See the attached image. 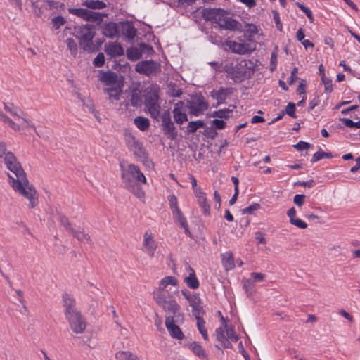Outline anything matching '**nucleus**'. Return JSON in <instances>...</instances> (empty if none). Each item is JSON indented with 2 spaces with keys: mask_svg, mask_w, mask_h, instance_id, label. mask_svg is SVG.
I'll return each mask as SVG.
<instances>
[{
  "mask_svg": "<svg viewBox=\"0 0 360 360\" xmlns=\"http://www.w3.org/2000/svg\"><path fill=\"white\" fill-rule=\"evenodd\" d=\"M121 177L124 187L135 196L141 198L144 192L141 188V184L146 183V178L140 171L137 165L129 164L124 165L120 164Z\"/></svg>",
  "mask_w": 360,
  "mask_h": 360,
  "instance_id": "f03ea898",
  "label": "nucleus"
},
{
  "mask_svg": "<svg viewBox=\"0 0 360 360\" xmlns=\"http://www.w3.org/2000/svg\"><path fill=\"white\" fill-rule=\"evenodd\" d=\"M344 248L340 245H334L330 248V250L335 256H340L343 255Z\"/></svg>",
  "mask_w": 360,
  "mask_h": 360,
  "instance_id": "0e129e2a",
  "label": "nucleus"
},
{
  "mask_svg": "<svg viewBox=\"0 0 360 360\" xmlns=\"http://www.w3.org/2000/svg\"><path fill=\"white\" fill-rule=\"evenodd\" d=\"M124 140L129 149L134 153V155L142 162L147 167L153 165V162L148 158L146 149L131 132H126L124 134Z\"/></svg>",
  "mask_w": 360,
  "mask_h": 360,
  "instance_id": "7ed1b4c3",
  "label": "nucleus"
},
{
  "mask_svg": "<svg viewBox=\"0 0 360 360\" xmlns=\"http://www.w3.org/2000/svg\"><path fill=\"white\" fill-rule=\"evenodd\" d=\"M197 319V326L198 328L201 333L202 338L204 340H207L208 339V335L207 330L205 327V322L204 319H202V316H195Z\"/></svg>",
  "mask_w": 360,
  "mask_h": 360,
  "instance_id": "a19ab883",
  "label": "nucleus"
},
{
  "mask_svg": "<svg viewBox=\"0 0 360 360\" xmlns=\"http://www.w3.org/2000/svg\"><path fill=\"white\" fill-rule=\"evenodd\" d=\"M157 68V64L153 60H143L139 62L135 67V70L137 72L147 76L155 74Z\"/></svg>",
  "mask_w": 360,
  "mask_h": 360,
  "instance_id": "4468645a",
  "label": "nucleus"
},
{
  "mask_svg": "<svg viewBox=\"0 0 360 360\" xmlns=\"http://www.w3.org/2000/svg\"><path fill=\"white\" fill-rule=\"evenodd\" d=\"M105 63V56L103 53H99L93 61V64L96 67H102Z\"/></svg>",
  "mask_w": 360,
  "mask_h": 360,
  "instance_id": "864d4df0",
  "label": "nucleus"
},
{
  "mask_svg": "<svg viewBox=\"0 0 360 360\" xmlns=\"http://www.w3.org/2000/svg\"><path fill=\"white\" fill-rule=\"evenodd\" d=\"M4 108L6 112H9L12 116L14 117V118L17 117H20V113L22 112L18 108H15L13 106V104H5L4 103Z\"/></svg>",
  "mask_w": 360,
  "mask_h": 360,
  "instance_id": "c03bdc74",
  "label": "nucleus"
},
{
  "mask_svg": "<svg viewBox=\"0 0 360 360\" xmlns=\"http://www.w3.org/2000/svg\"><path fill=\"white\" fill-rule=\"evenodd\" d=\"M119 30L115 23L110 22L105 25L103 28V34L110 39H114L119 34Z\"/></svg>",
  "mask_w": 360,
  "mask_h": 360,
  "instance_id": "a878e982",
  "label": "nucleus"
},
{
  "mask_svg": "<svg viewBox=\"0 0 360 360\" xmlns=\"http://www.w3.org/2000/svg\"><path fill=\"white\" fill-rule=\"evenodd\" d=\"M333 155L330 153H326L323 151L321 149H319V151L315 153L313 155V157L311 160V162L314 163L315 162L319 161L323 158H331Z\"/></svg>",
  "mask_w": 360,
  "mask_h": 360,
  "instance_id": "ea45409f",
  "label": "nucleus"
},
{
  "mask_svg": "<svg viewBox=\"0 0 360 360\" xmlns=\"http://www.w3.org/2000/svg\"><path fill=\"white\" fill-rule=\"evenodd\" d=\"M259 208V205L257 203H254L248 207L244 208L242 210V213L243 214H251L253 213L254 211L258 210Z\"/></svg>",
  "mask_w": 360,
  "mask_h": 360,
  "instance_id": "4d7b16f0",
  "label": "nucleus"
},
{
  "mask_svg": "<svg viewBox=\"0 0 360 360\" xmlns=\"http://www.w3.org/2000/svg\"><path fill=\"white\" fill-rule=\"evenodd\" d=\"M82 5L92 10H100L107 6L105 2L100 0H86Z\"/></svg>",
  "mask_w": 360,
  "mask_h": 360,
  "instance_id": "c756f323",
  "label": "nucleus"
},
{
  "mask_svg": "<svg viewBox=\"0 0 360 360\" xmlns=\"http://www.w3.org/2000/svg\"><path fill=\"white\" fill-rule=\"evenodd\" d=\"M290 224L302 229H306L307 227V223L297 218L290 220Z\"/></svg>",
  "mask_w": 360,
  "mask_h": 360,
  "instance_id": "052dcab7",
  "label": "nucleus"
},
{
  "mask_svg": "<svg viewBox=\"0 0 360 360\" xmlns=\"http://www.w3.org/2000/svg\"><path fill=\"white\" fill-rule=\"evenodd\" d=\"M66 44L71 54L74 56L76 55L77 52V45L75 41L72 38H68L66 39Z\"/></svg>",
  "mask_w": 360,
  "mask_h": 360,
  "instance_id": "de8ad7c7",
  "label": "nucleus"
},
{
  "mask_svg": "<svg viewBox=\"0 0 360 360\" xmlns=\"http://www.w3.org/2000/svg\"><path fill=\"white\" fill-rule=\"evenodd\" d=\"M232 112V110L229 109L219 110L213 112V117H217L221 119H227L229 117V114Z\"/></svg>",
  "mask_w": 360,
  "mask_h": 360,
  "instance_id": "09e8293b",
  "label": "nucleus"
},
{
  "mask_svg": "<svg viewBox=\"0 0 360 360\" xmlns=\"http://www.w3.org/2000/svg\"><path fill=\"white\" fill-rule=\"evenodd\" d=\"M121 32L122 35L127 37L128 40H133L136 36V28L131 22L128 21L121 23Z\"/></svg>",
  "mask_w": 360,
  "mask_h": 360,
  "instance_id": "412c9836",
  "label": "nucleus"
},
{
  "mask_svg": "<svg viewBox=\"0 0 360 360\" xmlns=\"http://www.w3.org/2000/svg\"><path fill=\"white\" fill-rule=\"evenodd\" d=\"M204 126V122L202 120L189 122L187 126L188 131L190 133H195L199 128Z\"/></svg>",
  "mask_w": 360,
  "mask_h": 360,
  "instance_id": "37998d69",
  "label": "nucleus"
},
{
  "mask_svg": "<svg viewBox=\"0 0 360 360\" xmlns=\"http://www.w3.org/2000/svg\"><path fill=\"white\" fill-rule=\"evenodd\" d=\"M145 105L151 116L158 118V90L156 87L147 91L145 96Z\"/></svg>",
  "mask_w": 360,
  "mask_h": 360,
  "instance_id": "1a4fd4ad",
  "label": "nucleus"
},
{
  "mask_svg": "<svg viewBox=\"0 0 360 360\" xmlns=\"http://www.w3.org/2000/svg\"><path fill=\"white\" fill-rule=\"evenodd\" d=\"M172 214L174 221L176 223H178L181 228L184 229V232L187 235H190L191 233L188 230V226L187 224L186 219L184 217L181 210H176V211L173 212Z\"/></svg>",
  "mask_w": 360,
  "mask_h": 360,
  "instance_id": "393cba45",
  "label": "nucleus"
},
{
  "mask_svg": "<svg viewBox=\"0 0 360 360\" xmlns=\"http://www.w3.org/2000/svg\"><path fill=\"white\" fill-rule=\"evenodd\" d=\"M296 4L300 8V9L306 14L310 22H312L314 21V17L311 11L308 7L304 6L300 3L297 2Z\"/></svg>",
  "mask_w": 360,
  "mask_h": 360,
  "instance_id": "603ef678",
  "label": "nucleus"
},
{
  "mask_svg": "<svg viewBox=\"0 0 360 360\" xmlns=\"http://www.w3.org/2000/svg\"><path fill=\"white\" fill-rule=\"evenodd\" d=\"M165 324L167 330L173 338H176L179 340L184 339V333L179 327L174 323L173 316H167L165 321Z\"/></svg>",
  "mask_w": 360,
  "mask_h": 360,
  "instance_id": "a211bd4d",
  "label": "nucleus"
},
{
  "mask_svg": "<svg viewBox=\"0 0 360 360\" xmlns=\"http://www.w3.org/2000/svg\"><path fill=\"white\" fill-rule=\"evenodd\" d=\"M74 35L79 40V46L84 51H90L92 49V40L95 36L94 26L85 25L77 26L74 28Z\"/></svg>",
  "mask_w": 360,
  "mask_h": 360,
  "instance_id": "39448f33",
  "label": "nucleus"
},
{
  "mask_svg": "<svg viewBox=\"0 0 360 360\" xmlns=\"http://www.w3.org/2000/svg\"><path fill=\"white\" fill-rule=\"evenodd\" d=\"M166 94L171 97H180L183 92L181 89L172 81L166 82Z\"/></svg>",
  "mask_w": 360,
  "mask_h": 360,
  "instance_id": "b1692460",
  "label": "nucleus"
},
{
  "mask_svg": "<svg viewBox=\"0 0 360 360\" xmlns=\"http://www.w3.org/2000/svg\"><path fill=\"white\" fill-rule=\"evenodd\" d=\"M221 326L216 329V337L218 342L224 347H229L230 342L229 340L236 342L238 336L231 325H230L228 316H221Z\"/></svg>",
  "mask_w": 360,
  "mask_h": 360,
  "instance_id": "20e7f679",
  "label": "nucleus"
},
{
  "mask_svg": "<svg viewBox=\"0 0 360 360\" xmlns=\"http://www.w3.org/2000/svg\"><path fill=\"white\" fill-rule=\"evenodd\" d=\"M70 233L81 243H89L91 241L89 235L84 231L72 229Z\"/></svg>",
  "mask_w": 360,
  "mask_h": 360,
  "instance_id": "f704fd0d",
  "label": "nucleus"
},
{
  "mask_svg": "<svg viewBox=\"0 0 360 360\" xmlns=\"http://www.w3.org/2000/svg\"><path fill=\"white\" fill-rule=\"evenodd\" d=\"M285 112L292 117H295V105L292 103H289L286 107Z\"/></svg>",
  "mask_w": 360,
  "mask_h": 360,
  "instance_id": "680f3d73",
  "label": "nucleus"
},
{
  "mask_svg": "<svg viewBox=\"0 0 360 360\" xmlns=\"http://www.w3.org/2000/svg\"><path fill=\"white\" fill-rule=\"evenodd\" d=\"M310 144L309 143H307V142H304V141H299L296 145L294 146V147L297 150H307L310 147Z\"/></svg>",
  "mask_w": 360,
  "mask_h": 360,
  "instance_id": "69168bd1",
  "label": "nucleus"
},
{
  "mask_svg": "<svg viewBox=\"0 0 360 360\" xmlns=\"http://www.w3.org/2000/svg\"><path fill=\"white\" fill-rule=\"evenodd\" d=\"M162 130L164 135L169 139L174 140L177 137L178 131L169 114H164L162 117Z\"/></svg>",
  "mask_w": 360,
  "mask_h": 360,
  "instance_id": "9b49d317",
  "label": "nucleus"
},
{
  "mask_svg": "<svg viewBox=\"0 0 360 360\" xmlns=\"http://www.w3.org/2000/svg\"><path fill=\"white\" fill-rule=\"evenodd\" d=\"M189 304L193 309L194 315L204 314L201 300L198 294L193 293L190 297Z\"/></svg>",
  "mask_w": 360,
  "mask_h": 360,
  "instance_id": "4be33fe9",
  "label": "nucleus"
},
{
  "mask_svg": "<svg viewBox=\"0 0 360 360\" xmlns=\"http://www.w3.org/2000/svg\"><path fill=\"white\" fill-rule=\"evenodd\" d=\"M127 56L129 60H136L141 57V51L137 46L127 50Z\"/></svg>",
  "mask_w": 360,
  "mask_h": 360,
  "instance_id": "4c0bfd02",
  "label": "nucleus"
},
{
  "mask_svg": "<svg viewBox=\"0 0 360 360\" xmlns=\"http://www.w3.org/2000/svg\"><path fill=\"white\" fill-rule=\"evenodd\" d=\"M188 268L191 270V273L188 276L185 278L184 281L189 288L196 289L199 287V282L195 276L193 269L191 266H188Z\"/></svg>",
  "mask_w": 360,
  "mask_h": 360,
  "instance_id": "473e14b6",
  "label": "nucleus"
},
{
  "mask_svg": "<svg viewBox=\"0 0 360 360\" xmlns=\"http://www.w3.org/2000/svg\"><path fill=\"white\" fill-rule=\"evenodd\" d=\"M130 102H131V105H133L134 107H137L141 104L142 101H141L140 96L137 94L134 93V94H132L131 96Z\"/></svg>",
  "mask_w": 360,
  "mask_h": 360,
  "instance_id": "13d9d810",
  "label": "nucleus"
},
{
  "mask_svg": "<svg viewBox=\"0 0 360 360\" xmlns=\"http://www.w3.org/2000/svg\"><path fill=\"white\" fill-rule=\"evenodd\" d=\"M60 222L61 225L65 229L66 231L70 232L72 230V227L71 226L70 223L69 222L68 219L65 216H60L59 217Z\"/></svg>",
  "mask_w": 360,
  "mask_h": 360,
  "instance_id": "6e6d98bb",
  "label": "nucleus"
},
{
  "mask_svg": "<svg viewBox=\"0 0 360 360\" xmlns=\"http://www.w3.org/2000/svg\"><path fill=\"white\" fill-rule=\"evenodd\" d=\"M186 107L188 109L189 113L193 116H199L203 114L209 107L208 103L201 94H195L186 101Z\"/></svg>",
  "mask_w": 360,
  "mask_h": 360,
  "instance_id": "423d86ee",
  "label": "nucleus"
},
{
  "mask_svg": "<svg viewBox=\"0 0 360 360\" xmlns=\"http://www.w3.org/2000/svg\"><path fill=\"white\" fill-rule=\"evenodd\" d=\"M212 125L217 129H223L226 127V122L221 120L214 119Z\"/></svg>",
  "mask_w": 360,
  "mask_h": 360,
  "instance_id": "338daca9",
  "label": "nucleus"
},
{
  "mask_svg": "<svg viewBox=\"0 0 360 360\" xmlns=\"http://www.w3.org/2000/svg\"><path fill=\"white\" fill-rule=\"evenodd\" d=\"M138 49H140V51H141V56L143 53H148L151 51V48L149 47L145 43H141L139 46H137Z\"/></svg>",
  "mask_w": 360,
  "mask_h": 360,
  "instance_id": "774afa93",
  "label": "nucleus"
},
{
  "mask_svg": "<svg viewBox=\"0 0 360 360\" xmlns=\"http://www.w3.org/2000/svg\"><path fill=\"white\" fill-rule=\"evenodd\" d=\"M186 109V107L184 101H179L175 104L173 115L174 120L177 124H181L188 120Z\"/></svg>",
  "mask_w": 360,
  "mask_h": 360,
  "instance_id": "dca6fc26",
  "label": "nucleus"
},
{
  "mask_svg": "<svg viewBox=\"0 0 360 360\" xmlns=\"http://www.w3.org/2000/svg\"><path fill=\"white\" fill-rule=\"evenodd\" d=\"M197 198L198 204L201 208L202 212L205 216H210V206L207 202L206 194L202 190H197L196 194H195Z\"/></svg>",
  "mask_w": 360,
  "mask_h": 360,
  "instance_id": "6ab92c4d",
  "label": "nucleus"
},
{
  "mask_svg": "<svg viewBox=\"0 0 360 360\" xmlns=\"http://www.w3.org/2000/svg\"><path fill=\"white\" fill-rule=\"evenodd\" d=\"M63 303L67 315H80L81 312L77 310L75 299L69 294L63 295Z\"/></svg>",
  "mask_w": 360,
  "mask_h": 360,
  "instance_id": "2eb2a0df",
  "label": "nucleus"
},
{
  "mask_svg": "<svg viewBox=\"0 0 360 360\" xmlns=\"http://www.w3.org/2000/svg\"><path fill=\"white\" fill-rule=\"evenodd\" d=\"M105 91L108 94L109 99L119 100L120 95L122 92V87L117 83L115 85L110 86L105 89Z\"/></svg>",
  "mask_w": 360,
  "mask_h": 360,
  "instance_id": "bb28decb",
  "label": "nucleus"
},
{
  "mask_svg": "<svg viewBox=\"0 0 360 360\" xmlns=\"http://www.w3.org/2000/svg\"><path fill=\"white\" fill-rule=\"evenodd\" d=\"M158 245L155 240V235L150 231H146L143 234L142 250L150 257H153Z\"/></svg>",
  "mask_w": 360,
  "mask_h": 360,
  "instance_id": "9d476101",
  "label": "nucleus"
},
{
  "mask_svg": "<svg viewBox=\"0 0 360 360\" xmlns=\"http://www.w3.org/2000/svg\"><path fill=\"white\" fill-rule=\"evenodd\" d=\"M160 295H161L159 294V304L161 303V306L164 309L165 311L169 314H175L178 308V305L176 301L169 297L168 300H165L162 302L160 300Z\"/></svg>",
  "mask_w": 360,
  "mask_h": 360,
  "instance_id": "5701e85b",
  "label": "nucleus"
},
{
  "mask_svg": "<svg viewBox=\"0 0 360 360\" xmlns=\"http://www.w3.org/2000/svg\"><path fill=\"white\" fill-rule=\"evenodd\" d=\"M8 172V183L13 191L29 201V207L32 209L38 204V194L27 179L21 163L15 155L8 151L4 158Z\"/></svg>",
  "mask_w": 360,
  "mask_h": 360,
  "instance_id": "f257e3e1",
  "label": "nucleus"
},
{
  "mask_svg": "<svg viewBox=\"0 0 360 360\" xmlns=\"http://www.w3.org/2000/svg\"><path fill=\"white\" fill-rule=\"evenodd\" d=\"M322 83L324 85V91L326 93H331L333 90L332 80L326 77L325 73H322Z\"/></svg>",
  "mask_w": 360,
  "mask_h": 360,
  "instance_id": "a18cd8bd",
  "label": "nucleus"
},
{
  "mask_svg": "<svg viewBox=\"0 0 360 360\" xmlns=\"http://www.w3.org/2000/svg\"><path fill=\"white\" fill-rule=\"evenodd\" d=\"M70 14L79 17L86 21L93 22H101L106 14L89 11L84 8H68Z\"/></svg>",
  "mask_w": 360,
  "mask_h": 360,
  "instance_id": "6e6552de",
  "label": "nucleus"
},
{
  "mask_svg": "<svg viewBox=\"0 0 360 360\" xmlns=\"http://www.w3.org/2000/svg\"><path fill=\"white\" fill-rule=\"evenodd\" d=\"M51 22L53 24V27L56 30H58L66 22V20L63 16L58 15L51 19Z\"/></svg>",
  "mask_w": 360,
  "mask_h": 360,
  "instance_id": "49530a36",
  "label": "nucleus"
},
{
  "mask_svg": "<svg viewBox=\"0 0 360 360\" xmlns=\"http://www.w3.org/2000/svg\"><path fill=\"white\" fill-rule=\"evenodd\" d=\"M117 360H139V358L130 351H118L115 354Z\"/></svg>",
  "mask_w": 360,
  "mask_h": 360,
  "instance_id": "c9c22d12",
  "label": "nucleus"
},
{
  "mask_svg": "<svg viewBox=\"0 0 360 360\" xmlns=\"http://www.w3.org/2000/svg\"><path fill=\"white\" fill-rule=\"evenodd\" d=\"M243 288L248 297L252 295L255 292V283L251 278H248L243 281Z\"/></svg>",
  "mask_w": 360,
  "mask_h": 360,
  "instance_id": "79ce46f5",
  "label": "nucleus"
},
{
  "mask_svg": "<svg viewBox=\"0 0 360 360\" xmlns=\"http://www.w3.org/2000/svg\"><path fill=\"white\" fill-rule=\"evenodd\" d=\"M341 121L347 127L360 129V120L358 122H354L348 118H342L341 119Z\"/></svg>",
  "mask_w": 360,
  "mask_h": 360,
  "instance_id": "8fccbe9b",
  "label": "nucleus"
},
{
  "mask_svg": "<svg viewBox=\"0 0 360 360\" xmlns=\"http://www.w3.org/2000/svg\"><path fill=\"white\" fill-rule=\"evenodd\" d=\"M169 207L173 212L176 211V210H179L177 205V199L174 195H169L167 198Z\"/></svg>",
  "mask_w": 360,
  "mask_h": 360,
  "instance_id": "3c124183",
  "label": "nucleus"
},
{
  "mask_svg": "<svg viewBox=\"0 0 360 360\" xmlns=\"http://www.w3.org/2000/svg\"><path fill=\"white\" fill-rule=\"evenodd\" d=\"M305 198L306 196L303 194H297L293 198V202L297 206L301 207L304 202Z\"/></svg>",
  "mask_w": 360,
  "mask_h": 360,
  "instance_id": "e2e57ef3",
  "label": "nucleus"
},
{
  "mask_svg": "<svg viewBox=\"0 0 360 360\" xmlns=\"http://www.w3.org/2000/svg\"><path fill=\"white\" fill-rule=\"evenodd\" d=\"M190 349L198 357L205 359L207 358V354L202 348V347L196 342H193L190 344Z\"/></svg>",
  "mask_w": 360,
  "mask_h": 360,
  "instance_id": "2f4dec72",
  "label": "nucleus"
},
{
  "mask_svg": "<svg viewBox=\"0 0 360 360\" xmlns=\"http://www.w3.org/2000/svg\"><path fill=\"white\" fill-rule=\"evenodd\" d=\"M226 12L221 9L219 10V13L216 15V18L214 20V22L218 25V26L220 25V23L224 20V18L226 16Z\"/></svg>",
  "mask_w": 360,
  "mask_h": 360,
  "instance_id": "bf43d9fd",
  "label": "nucleus"
},
{
  "mask_svg": "<svg viewBox=\"0 0 360 360\" xmlns=\"http://www.w3.org/2000/svg\"><path fill=\"white\" fill-rule=\"evenodd\" d=\"M225 44L233 53L240 55H244L250 53L252 51L250 45L248 44L243 43L242 40H240V41L227 40Z\"/></svg>",
  "mask_w": 360,
  "mask_h": 360,
  "instance_id": "ddd939ff",
  "label": "nucleus"
},
{
  "mask_svg": "<svg viewBox=\"0 0 360 360\" xmlns=\"http://www.w3.org/2000/svg\"><path fill=\"white\" fill-rule=\"evenodd\" d=\"M238 21L226 15L219 27L224 30H236L238 29Z\"/></svg>",
  "mask_w": 360,
  "mask_h": 360,
  "instance_id": "cd10ccee",
  "label": "nucleus"
},
{
  "mask_svg": "<svg viewBox=\"0 0 360 360\" xmlns=\"http://www.w3.org/2000/svg\"><path fill=\"white\" fill-rule=\"evenodd\" d=\"M104 51L107 55L110 56V58H115L122 56L124 55V48L120 44L117 42H109L104 45Z\"/></svg>",
  "mask_w": 360,
  "mask_h": 360,
  "instance_id": "f3484780",
  "label": "nucleus"
},
{
  "mask_svg": "<svg viewBox=\"0 0 360 360\" xmlns=\"http://www.w3.org/2000/svg\"><path fill=\"white\" fill-rule=\"evenodd\" d=\"M222 264L226 271L233 269L235 266L233 257L231 252H227L221 255Z\"/></svg>",
  "mask_w": 360,
  "mask_h": 360,
  "instance_id": "c85d7f7f",
  "label": "nucleus"
},
{
  "mask_svg": "<svg viewBox=\"0 0 360 360\" xmlns=\"http://www.w3.org/2000/svg\"><path fill=\"white\" fill-rule=\"evenodd\" d=\"M266 276L264 274L258 273V272H252L250 274V278L252 281L254 282H262L265 278Z\"/></svg>",
  "mask_w": 360,
  "mask_h": 360,
  "instance_id": "5fc2aeb1",
  "label": "nucleus"
},
{
  "mask_svg": "<svg viewBox=\"0 0 360 360\" xmlns=\"http://www.w3.org/2000/svg\"><path fill=\"white\" fill-rule=\"evenodd\" d=\"M229 93V89L221 88L219 90L213 92V98H215L219 103H222L226 99Z\"/></svg>",
  "mask_w": 360,
  "mask_h": 360,
  "instance_id": "e433bc0d",
  "label": "nucleus"
},
{
  "mask_svg": "<svg viewBox=\"0 0 360 360\" xmlns=\"http://www.w3.org/2000/svg\"><path fill=\"white\" fill-rule=\"evenodd\" d=\"M136 127L141 131H146L150 127V121L148 118L143 117H136L134 120Z\"/></svg>",
  "mask_w": 360,
  "mask_h": 360,
  "instance_id": "7c9ffc66",
  "label": "nucleus"
},
{
  "mask_svg": "<svg viewBox=\"0 0 360 360\" xmlns=\"http://www.w3.org/2000/svg\"><path fill=\"white\" fill-rule=\"evenodd\" d=\"M0 120L8 124L15 131H20L21 129L25 128H32L34 129L35 132H37L35 127L33 125L31 121L27 120L24 117V113L22 112L20 113V117H17L15 118V120H12L6 115L0 112Z\"/></svg>",
  "mask_w": 360,
  "mask_h": 360,
  "instance_id": "0eeeda50",
  "label": "nucleus"
},
{
  "mask_svg": "<svg viewBox=\"0 0 360 360\" xmlns=\"http://www.w3.org/2000/svg\"><path fill=\"white\" fill-rule=\"evenodd\" d=\"M178 281L174 276H166L165 277L159 284V290L161 289V292L159 291L160 295H162L165 288H166L169 285L172 286L177 285Z\"/></svg>",
  "mask_w": 360,
  "mask_h": 360,
  "instance_id": "72a5a7b5",
  "label": "nucleus"
},
{
  "mask_svg": "<svg viewBox=\"0 0 360 360\" xmlns=\"http://www.w3.org/2000/svg\"><path fill=\"white\" fill-rule=\"evenodd\" d=\"M117 75L115 72L100 71L99 80L106 86H112L117 84Z\"/></svg>",
  "mask_w": 360,
  "mask_h": 360,
  "instance_id": "aec40b11",
  "label": "nucleus"
},
{
  "mask_svg": "<svg viewBox=\"0 0 360 360\" xmlns=\"http://www.w3.org/2000/svg\"><path fill=\"white\" fill-rule=\"evenodd\" d=\"M219 10L220 8H205L202 11V16L206 20L214 21Z\"/></svg>",
  "mask_w": 360,
  "mask_h": 360,
  "instance_id": "58836bf2",
  "label": "nucleus"
},
{
  "mask_svg": "<svg viewBox=\"0 0 360 360\" xmlns=\"http://www.w3.org/2000/svg\"><path fill=\"white\" fill-rule=\"evenodd\" d=\"M68 321L71 330L75 334L83 333L88 325L84 316H68Z\"/></svg>",
  "mask_w": 360,
  "mask_h": 360,
  "instance_id": "f8f14e48",
  "label": "nucleus"
}]
</instances>
